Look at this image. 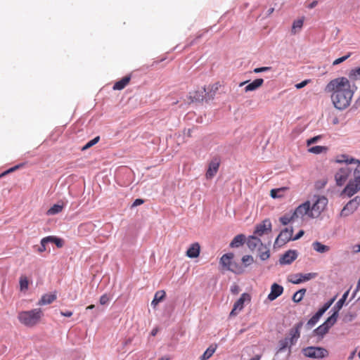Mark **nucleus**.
Instances as JSON below:
<instances>
[{
	"instance_id": "f257e3e1",
	"label": "nucleus",
	"mask_w": 360,
	"mask_h": 360,
	"mask_svg": "<svg viewBox=\"0 0 360 360\" xmlns=\"http://www.w3.org/2000/svg\"><path fill=\"white\" fill-rule=\"evenodd\" d=\"M356 86L352 85L345 77L331 79L326 86L324 91L330 94L334 107L338 110H345L351 103Z\"/></svg>"
},
{
	"instance_id": "f03ea898",
	"label": "nucleus",
	"mask_w": 360,
	"mask_h": 360,
	"mask_svg": "<svg viewBox=\"0 0 360 360\" xmlns=\"http://www.w3.org/2000/svg\"><path fill=\"white\" fill-rule=\"evenodd\" d=\"M328 202V198L325 196L314 195L311 200L305 201L295 209V215L302 219L304 217L318 218L326 210Z\"/></svg>"
},
{
	"instance_id": "7ed1b4c3",
	"label": "nucleus",
	"mask_w": 360,
	"mask_h": 360,
	"mask_svg": "<svg viewBox=\"0 0 360 360\" xmlns=\"http://www.w3.org/2000/svg\"><path fill=\"white\" fill-rule=\"evenodd\" d=\"M44 316L42 310L39 308L28 311H20L18 314V319L23 326L32 328L37 326Z\"/></svg>"
},
{
	"instance_id": "20e7f679",
	"label": "nucleus",
	"mask_w": 360,
	"mask_h": 360,
	"mask_svg": "<svg viewBox=\"0 0 360 360\" xmlns=\"http://www.w3.org/2000/svg\"><path fill=\"white\" fill-rule=\"evenodd\" d=\"M302 326V323H299L296 325L294 328L290 330L289 334L288 337L280 340L278 341V349L277 350V353L282 352L285 349H288V356L291 354V347L294 345L297 340L300 337V329Z\"/></svg>"
},
{
	"instance_id": "39448f33",
	"label": "nucleus",
	"mask_w": 360,
	"mask_h": 360,
	"mask_svg": "<svg viewBox=\"0 0 360 360\" xmlns=\"http://www.w3.org/2000/svg\"><path fill=\"white\" fill-rule=\"evenodd\" d=\"M233 253L225 254L221 257L219 263L224 269L232 271L237 274H243L244 272V269L242 266L233 262Z\"/></svg>"
},
{
	"instance_id": "423d86ee",
	"label": "nucleus",
	"mask_w": 360,
	"mask_h": 360,
	"mask_svg": "<svg viewBox=\"0 0 360 360\" xmlns=\"http://www.w3.org/2000/svg\"><path fill=\"white\" fill-rule=\"evenodd\" d=\"M302 352L305 357L316 359H323L329 355L328 351L321 347H307L302 349Z\"/></svg>"
},
{
	"instance_id": "0eeeda50",
	"label": "nucleus",
	"mask_w": 360,
	"mask_h": 360,
	"mask_svg": "<svg viewBox=\"0 0 360 360\" xmlns=\"http://www.w3.org/2000/svg\"><path fill=\"white\" fill-rule=\"evenodd\" d=\"M354 179L350 181L345 188L343 193L351 197L360 190V164L354 172Z\"/></svg>"
},
{
	"instance_id": "6e6552de",
	"label": "nucleus",
	"mask_w": 360,
	"mask_h": 360,
	"mask_svg": "<svg viewBox=\"0 0 360 360\" xmlns=\"http://www.w3.org/2000/svg\"><path fill=\"white\" fill-rule=\"evenodd\" d=\"M251 296L250 294L244 292L240 298L234 303L233 307L230 313V316H236L244 308L245 302H250Z\"/></svg>"
},
{
	"instance_id": "1a4fd4ad",
	"label": "nucleus",
	"mask_w": 360,
	"mask_h": 360,
	"mask_svg": "<svg viewBox=\"0 0 360 360\" xmlns=\"http://www.w3.org/2000/svg\"><path fill=\"white\" fill-rule=\"evenodd\" d=\"M335 297L330 299L329 301L326 302L324 305L319 309V311L308 321L307 324L310 326H314L322 315L329 309L335 301Z\"/></svg>"
},
{
	"instance_id": "9d476101",
	"label": "nucleus",
	"mask_w": 360,
	"mask_h": 360,
	"mask_svg": "<svg viewBox=\"0 0 360 360\" xmlns=\"http://www.w3.org/2000/svg\"><path fill=\"white\" fill-rule=\"evenodd\" d=\"M337 319L335 315L329 316L326 321L314 330V332L318 335L323 336L328 332V330L336 323Z\"/></svg>"
},
{
	"instance_id": "9b49d317",
	"label": "nucleus",
	"mask_w": 360,
	"mask_h": 360,
	"mask_svg": "<svg viewBox=\"0 0 360 360\" xmlns=\"http://www.w3.org/2000/svg\"><path fill=\"white\" fill-rule=\"evenodd\" d=\"M292 233L293 230L292 228H285L276 238L275 244L278 246H282L289 240H292Z\"/></svg>"
},
{
	"instance_id": "f8f14e48",
	"label": "nucleus",
	"mask_w": 360,
	"mask_h": 360,
	"mask_svg": "<svg viewBox=\"0 0 360 360\" xmlns=\"http://www.w3.org/2000/svg\"><path fill=\"white\" fill-rule=\"evenodd\" d=\"M271 226L270 220L265 219L262 223L256 226L254 233L258 236L267 234L271 231Z\"/></svg>"
},
{
	"instance_id": "ddd939ff",
	"label": "nucleus",
	"mask_w": 360,
	"mask_h": 360,
	"mask_svg": "<svg viewBox=\"0 0 360 360\" xmlns=\"http://www.w3.org/2000/svg\"><path fill=\"white\" fill-rule=\"evenodd\" d=\"M360 203V199L359 197H356L351 200L342 210L341 216H348L353 213L356 210Z\"/></svg>"
},
{
	"instance_id": "4468645a",
	"label": "nucleus",
	"mask_w": 360,
	"mask_h": 360,
	"mask_svg": "<svg viewBox=\"0 0 360 360\" xmlns=\"http://www.w3.org/2000/svg\"><path fill=\"white\" fill-rule=\"evenodd\" d=\"M350 173L351 169L348 166H345V167L340 169L335 176L337 184L338 186L343 185L347 181Z\"/></svg>"
},
{
	"instance_id": "2eb2a0df",
	"label": "nucleus",
	"mask_w": 360,
	"mask_h": 360,
	"mask_svg": "<svg viewBox=\"0 0 360 360\" xmlns=\"http://www.w3.org/2000/svg\"><path fill=\"white\" fill-rule=\"evenodd\" d=\"M220 165V159L214 157L209 163L208 169L206 172V178H212L218 172Z\"/></svg>"
},
{
	"instance_id": "dca6fc26",
	"label": "nucleus",
	"mask_w": 360,
	"mask_h": 360,
	"mask_svg": "<svg viewBox=\"0 0 360 360\" xmlns=\"http://www.w3.org/2000/svg\"><path fill=\"white\" fill-rule=\"evenodd\" d=\"M297 257V252L295 250H288L282 257L280 258L279 262L281 264H290L294 260L296 259Z\"/></svg>"
},
{
	"instance_id": "f3484780",
	"label": "nucleus",
	"mask_w": 360,
	"mask_h": 360,
	"mask_svg": "<svg viewBox=\"0 0 360 360\" xmlns=\"http://www.w3.org/2000/svg\"><path fill=\"white\" fill-rule=\"evenodd\" d=\"M283 292V286L274 283L271 286V292L268 295V299L273 301L282 295Z\"/></svg>"
},
{
	"instance_id": "a211bd4d",
	"label": "nucleus",
	"mask_w": 360,
	"mask_h": 360,
	"mask_svg": "<svg viewBox=\"0 0 360 360\" xmlns=\"http://www.w3.org/2000/svg\"><path fill=\"white\" fill-rule=\"evenodd\" d=\"M349 290H347L342 295V297L336 302L333 307V313L332 315H335V318L338 319L339 311L342 309L345 300H347Z\"/></svg>"
},
{
	"instance_id": "6ab92c4d",
	"label": "nucleus",
	"mask_w": 360,
	"mask_h": 360,
	"mask_svg": "<svg viewBox=\"0 0 360 360\" xmlns=\"http://www.w3.org/2000/svg\"><path fill=\"white\" fill-rule=\"evenodd\" d=\"M200 252V246L198 243H194L191 245L186 252V255L189 258H196Z\"/></svg>"
},
{
	"instance_id": "aec40b11",
	"label": "nucleus",
	"mask_w": 360,
	"mask_h": 360,
	"mask_svg": "<svg viewBox=\"0 0 360 360\" xmlns=\"http://www.w3.org/2000/svg\"><path fill=\"white\" fill-rule=\"evenodd\" d=\"M262 245L261 240L255 236H251L248 238L247 245L252 251Z\"/></svg>"
},
{
	"instance_id": "412c9836",
	"label": "nucleus",
	"mask_w": 360,
	"mask_h": 360,
	"mask_svg": "<svg viewBox=\"0 0 360 360\" xmlns=\"http://www.w3.org/2000/svg\"><path fill=\"white\" fill-rule=\"evenodd\" d=\"M131 80V76L127 75L122 77L120 81L116 82L113 85V90H122L129 84Z\"/></svg>"
},
{
	"instance_id": "4be33fe9",
	"label": "nucleus",
	"mask_w": 360,
	"mask_h": 360,
	"mask_svg": "<svg viewBox=\"0 0 360 360\" xmlns=\"http://www.w3.org/2000/svg\"><path fill=\"white\" fill-rule=\"evenodd\" d=\"M316 276V274L309 273L306 274H297L295 276V278H297L295 280L291 281L292 283L298 284L303 281H309Z\"/></svg>"
},
{
	"instance_id": "5701e85b",
	"label": "nucleus",
	"mask_w": 360,
	"mask_h": 360,
	"mask_svg": "<svg viewBox=\"0 0 360 360\" xmlns=\"http://www.w3.org/2000/svg\"><path fill=\"white\" fill-rule=\"evenodd\" d=\"M56 292L52 294H45L42 295L40 300L38 302V305H45V304H49L52 303L53 301L56 300Z\"/></svg>"
},
{
	"instance_id": "b1692460",
	"label": "nucleus",
	"mask_w": 360,
	"mask_h": 360,
	"mask_svg": "<svg viewBox=\"0 0 360 360\" xmlns=\"http://www.w3.org/2000/svg\"><path fill=\"white\" fill-rule=\"evenodd\" d=\"M263 83H264L263 79H262V78L256 79L252 82L248 84L245 87V91L246 92L255 91V90L257 89L258 88H259L260 86H262Z\"/></svg>"
},
{
	"instance_id": "393cba45",
	"label": "nucleus",
	"mask_w": 360,
	"mask_h": 360,
	"mask_svg": "<svg viewBox=\"0 0 360 360\" xmlns=\"http://www.w3.org/2000/svg\"><path fill=\"white\" fill-rule=\"evenodd\" d=\"M296 219H300V217L295 215V210L292 214H286L284 216L280 217L279 220L283 225H287L290 221H292Z\"/></svg>"
},
{
	"instance_id": "a878e982",
	"label": "nucleus",
	"mask_w": 360,
	"mask_h": 360,
	"mask_svg": "<svg viewBox=\"0 0 360 360\" xmlns=\"http://www.w3.org/2000/svg\"><path fill=\"white\" fill-rule=\"evenodd\" d=\"M166 295V292L165 290H158L155 292L154 298L151 302V305L153 307H155L160 302L162 301Z\"/></svg>"
},
{
	"instance_id": "bb28decb",
	"label": "nucleus",
	"mask_w": 360,
	"mask_h": 360,
	"mask_svg": "<svg viewBox=\"0 0 360 360\" xmlns=\"http://www.w3.org/2000/svg\"><path fill=\"white\" fill-rule=\"evenodd\" d=\"M205 89L204 88L200 91H195L190 93V100L191 102L202 101L204 98V92Z\"/></svg>"
},
{
	"instance_id": "cd10ccee",
	"label": "nucleus",
	"mask_w": 360,
	"mask_h": 360,
	"mask_svg": "<svg viewBox=\"0 0 360 360\" xmlns=\"http://www.w3.org/2000/svg\"><path fill=\"white\" fill-rule=\"evenodd\" d=\"M217 347V345H211L200 357V360L209 359L215 352Z\"/></svg>"
},
{
	"instance_id": "c85d7f7f",
	"label": "nucleus",
	"mask_w": 360,
	"mask_h": 360,
	"mask_svg": "<svg viewBox=\"0 0 360 360\" xmlns=\"http://www.w3.org/2000/svg\"><path fill=\"white\" fill-rule=\"evenodd\" d=\"M245 236L243 234L237 235L233 238L230 243L231 248H238L242 245L245 242Z\"/></svg>"
},
{
	"instance_id": "c756f323",
	"label": "nucleus",
	"mask_w": 360,
	"mask_h": 360,
	"mask_svg": "<svg viewBox=\"0 0 360 360\" xmlns=\"http://www.w3.org/2000/svg\"><path fill=\"white\" fill-rule=\"evenodd\" d=\"M312 247L314 250L320 253H324L329 251L330 248L327 245H323L320 242L316 241L312 243Z\"/></svg>"
},
{
	"instance_id": "7c9ffc66",
	"label": "nucleus",
	"mask_w": 360,
	"mask_h": 360,
	"mask_svg": "<svg viewBox=\"0 0 360 360\" xmlns=\"http://www.w3.org/2000/svg\"><path fill=\"white\" fill-rule=\"evenodd\" d=\"M258 251L259 257L263 261L266 260L270 257L269 250L263 245L259 248Z\"/></svg>"
},
{
	"instance_id": "2f4dec72",
	"label": "nucleus",
	"mask_w": 360,
	"mask_h": 360,
	"mask_svg": "<svg viewBox=\"0 0 360 360\" xmlns=\"http://www.w3.org/2000/svg\"><path fill=\"white\" fill-rule=\"evenodd\" d=\"M304 23V19H298L295 20L292 23L291 32L293 34L298 32L302 27Z\"/></svg>"
},
{
	"instance_id": "473e14b6",
	"label": "nucleus",
	"mask_w": 360,
	"mask_h": 360,
	"mask_svg": "<svg viewBox=\"0 0 360 360\" xmlns=\"http://www.w3.org/2000/svg\"><path fill=\"white\" fill-rule=\"evenodd\" d=\"M337 162H339V163H342V162H345V163H358L359 165L360 164V162L357 160H355L354 158H349L347 155H342L341 156H340L338 159H337Z\"/></svg>"
},
{
	"instance_id": "72a5a7b5",
	"label": "nucleus",
	"mask_w": 360,
	"mask_h": 360,
	"mask_svg": "<svg viewBox=\"0 0 360 360\" xmlns=\"http://www.w3.org/2000/svg\"><path fill=\"white\" fill-rule=\"evenodd\" d=\"M20 291H26L29 287V280L26 276L22 275L20 277Z\"/></svg>"
},
{
	"instance_id": "f704fd0d",
	"label": "nucleus",
	"mask_w": 360,
	"mask_h": 360,
	"mask_svg": "<svg viewBox=\"0 0 360 360\" xmlns=\"http://www.w3.org/2000/svg\"><path fill=\"white\" fill-rule=\"evenodd\" d=\"M63 205L55 204L50 209H49V210L47 211V214L53 215L58 214L63 210Z\"/></svg>"
},
{
	"instance_id": "c9c22d12",
	"label": "nucleus",
	"mask_w": 360,
	"mask_h": 360,
	"mask_svg": "<svg viewBox=\"0 0 360 360\" xmlns=\"http://www.w3.org/2000/svg\"><path fill=\"white\" fill-rule=\"evenodd\" d=\"M306 292V289H301L298 291H297L294 295H293V297H292V300L295 302H300L304 294Z\"/></svg>"
},
{
	"instance_id": "e433bc0d",
	"label": "nucleus",
	"mask_w": 360,
	"mask_h": 360,
	"mask_svg": "<svg viewBox=\"0 0 360 360\" xmlns=\"http://www.w3.org/2000/svg\"><path fill=\"white\" fill-rule=\"evenodd\" d=\"M349 77L353 80L360 79V67L352 69L349 74Z\"/></svg>"
},
{
	"instance_id": "4c0bfd02",
	"label": "nucleus",
	"mask_w": 360,
	"mask_h": 360,
	"mask_svg": "<svg viewBox=\"0 0 360 360\" xmlns=\"http://www.w3.org/2000/svg\"><path fill=\"white\" fill-rule=\"evenodd\" d=\"M327 150V148L321 146H313L309 149V152L319 154Z\"/></svg>"
},
{
	"instance_id": "58836bf2",
	"label": "nucleus",
	"mask_w": 360,
	"mask_h": 360,
	"mask_svg": "<svg viewBox=\"0 0 360 360\" xmlns=\"http://www.w3.org/2000/svg\"><path fill=\"white\" fill-rule=\"evenodd\" d=\"M242 263L245 267H248L254 262V258L251 255H245L242 257Z\"/></svg>"
},
{
	"instance_id": "ea45409f",
	"label": "nucleus",
	"mask_w": 360,
	"mask_h": 360,
	"mask_svg": "<svg viewBox=\"0 0 360 360\" xmlns=\"http://www.w3.org/2000/svg\"><path fill=\"white\" fill-rule=\"evenodd\" d=\"M100 140V136H96L95 137L94 139H93L92 140L89 141L88 143H86V145H84L82 150H85L91 147H92L93 146H94L95 144H96Z\"/></svg>"
},
{
	"instance_id": "a19ab883",
	"label": "nucleus",
	"mask_w": 360,
	"mask_h": 360,
	"mask_svg": "<svg viewBox=\"0 0 360 360\" xmlns=\"http://www.w3.org/2000/svg\"><path fill=\"white\" fill-rule=\"evenodd\" d=\"M350 55H351V53H348L347 55H346L345 56H342L341 58H339L335 60L333 62V65H337L344 62L345 60H346L350 56Z\"/></svg>"
},
{
	"instance_id": "79ce46f5",
	"label": "nucleus",
	"mask_w": 360,
	"mask_h": 360,
	"mask_svg": "<svg viewBox=\"0 0 360 360\" xmlns=\"http://www.w3.org/2000/svg\"><path fill=\"white\" fill-rule=\"evenodd\" d=\"M109 296L107 294H104L100 297L99 302L101 304L104 305L106 304L109 302Z\"/></svg>"
},
{
	"instance_id": "37998d69",
	"label": "nucleus",
	"mask_w": 360,
	"mask_h": 360,
	"mask_svg": "<svg viewBox=\"0 0 360 360\" xmlns=\"http://www.w3.org/2000/svg\"><path fill=\"white\" fill-rule=\"evenodd\" d=\"M271 69V67H262V68H255L253 72L255 73H259V72H266V71H269Z\"/></svg>"
},
{
	"instance_id": "c03bdc74",
	"label": "nucleus",
	"mask_w": 360,
	"mask_h": 360,
	"mask_svg": "<svg viewBox=\"0 0 360 360\" xmlns=\"http://www.w3.org/2000/svg\"><path fill=\"white\" fill-rule=\"evenodd\" d=\"M321 138V136H316L311 139H309L307 141V145L310 146L314 143H316L318 140H319Z\"/></svg>"
},
{
	"instance_id": "a18cd8bd",
	"label": "nucleus",
	"mask_w": 360,
	"mask_h": 360,
	"mask_svg": "<svg viewBox=\"0 0 360 360\" xmlns=\"http://www.w3.org/2000/svg\"><path fill=\"white\" fill-rule=\"evenodd\" d=\"M309 82H310V80H309V79L304 80V81H302V82H300V83H298V84H295V87H296L297 89H302V88H303L304 86H305L307 84H309Z\"/></svg>"
},
{
	"instance_id": "49530a36",
	"label": "nucleus",
	"mask_w": 360,
	"mask_h": 360,
	"mask_svg": "<svg viewBox=\"0 0 360 360\" xmlns=\"http://www.w3.org/2000/svg\"><path fill=\"white\" fill-rule=\"evenodd\" d=\"M53 243L56 244L58 248H62L63 246L64 242L61 238L56 237Z\"/></svg>"
},
{
	"instance_id": "de8ad7c7",
	"label": "nucleus",
	"mask_w": 360,
	"mask_h": 360,
	"mask_svg": "<svg viewBox=\"0 0 360 360\" xmlns=\"http://www.w3.org/2000/svg\"><path fill=\"white\" fill-rule=\"evenodd\" d=\"M56 237L55 236H47V237H45V238H43V242L44 243H53L55 241V239H56Z\"/></svg>"
},
{
	"instance_id": "09e8293b",
	"label": "nucleus",
	"mask_w": 360,
	"mask_h": 360,
	"mask_svg": "<svg viewBox=\"0 0 360 360\" xmlns=\"http://www.w3.org/2000/svg\"><path fill=\"white\" fill-rule=\"evenodd\" d=\"M46 243H44L43 242V238H42L41 240V245L38 248V252H40V253L44 252L46 250Z\"/></svg>"
},
{
	"instance_id": "8fccbe9b",
	"label": "nucleus",
	"mask_w": 360,
	"mask_h": 360,
	"mask_svg": "<svg viewBox=\"0 0 360 360\" xmlns=\"http://www.w3.org/2000/svg\"><path fill=\"white\" fill-rule=\"evenodd\" d=\"M143 202H144V200H143V199H140V198H139V199H136V200L134 201V202H133V204H132L131 207H136V206L141 205H142Z\"/></svg>"
},
{
	"instance_id": "3c124183",
	"label": "nucleus",
	"mask_w": 360,
	"mask_h": 360,
	"mask_svg": "<svg viewBox=\"0 0 360 360\" xmlns=\"http://www.w3.org/2000/svg\"><path fill=\"white\" fill-rule=\"evenodd\" d=\"M240 291V288L237 285H233V286H231V292L233 293V294H238Z\"/></svg>"
},
{
	"instance_id": "603ef678",
	"label": "nucleus",
	"mask_w": 360,
	"mask_h": 360,
	"mask_svg": "<svg viewBox=\"0 0 360 360\" xmlns=\"http://www.w3.org/2000/svg\"><path fill=\"white\" fill-rule=\"evenodd\" d=\"M304 233V231L303 230H300L295 237L292 238V240H296L300 238Z\"/></svg>"
},
{
	"instance_id": "864d4df0",
	"label": "nucleus",
	"mask_w": 360,
	"mask_h": 360,
	"mask_svg": "<svg viewBox=\"0 0 360 360\" xmlns=\"http://www.w3.org/2000/svg\"><path fill=\"white\" fill-rule=\"evenodd\" d=\"M279 189H272L270 191V195L273 198H278V195H277V193L279 191Z\"/></svg>"
},
{
	"instance_id": "5fc2aeb1",
	"label": "nucleus",
	"mask_w": 360,
	"mask_h": 360,
	"mask_svg": "<svg viewBox=\"0 0 360 360\" xmlns=\"http://www.w3.org/2000/svg\"><path fill=\"white\" fill-rule=\"evenodd\" d=\"M18 167H12L9 169H8L7 171L3 172L2 174H0V178H1L2 176H5L6 174L14 171Z\"/></svg>"
},
{
	"instance_id": "6e6d98bb",
	"label": "nucleus",
	"mask_w": 360,
	"mask_h": 360,
	"mask_svg": "<svg viewBox=\"0 0 360 360\" xmlns=\"http://www.w3.org/2000/svg\"><path fill=\"white\" fill-rule=\"evenodd\" d=\"M60 314L63 316L70 317L72 315V312L70 311H61Z\"/></svg>"
},
{
	"instance_id": "4d7b16f0",
	"label": "nucleus",
	"mask_w": 360,
	"mask_h": 360,
	"mask_svg": "<svg viewBox=\"0 0 360 360\" xmlns=\"http://www.w3.org/2000/svg\"><path fill=\"white\" fill-rule=\"evenodd\" d=\"M318 4V1H313L309 6H308V8H314Z\"/></svg>"
},
{
	"instance_id": "13d9d810",
	"label": "nucleus",
	"mask_w": 360,
	"mask_h": 360,
	"mask_svg": "<svg viewBox=\"0 0 360 360\" xmlns=\"http://www.w3.org/2000/svg\"><path fill=\"white\" fill-rule=\"evenodd\" d=\"M219 83H215L212 86V89L216 91L218 90L219 89Z\"/></svg>"
},
{
	"instance_id": "bf43d9fd",
	"label": "nucleus",
	"mask_w": 360,
	"mask_h": 360,
	"mask_svg": "<svg viewBox=\"0 0 360 360\" xmlns=\"http://www.w3.org/2000/svg\"><path fill=\"white\" fill-rule=\"evenodd\" d=\"M355 353H356V351L352 352L349 356V359H352L355 355Z\"/></svg>"
},
{
	"instance_id": "052dcab7",
	"label": "nucleus",
	"mask_w": 360,
	"mask_h": 360,
	"mask_svg": "<svg viewBox=\"0 0 360 360\" xmlns=\"http://www.w3.org/2000/svg\"><path fill=\"white\" fill-rule=\"evenodd\" d=\"M158 332V330L157 329H153L152 331H151V335L155 336L156 335Z\"/></svg>"
},
{
	"instance_id": "680f3d73",
	"label": "nucleus",
	"mask_w": 360,
	"mask_h": 360,
	"mask_svg": "<svg viewBox=\"0 0 360 360\" xmlns=\"http://www.w3.org/2000/svg\"><path fill=\"white\" fill-rule=\"evenodd\" d=\"M355 248H356V249L355 250V252H360V245H356V246H355Z\"/></svg>"
},
{
	"instance_id": "e2e57ef3",
	"label": "nucleus",
	"mask_w": 360,
	"mask_h": 360,
	"mask_svg": "<svg viewBox=\"0 0 360 360\" xmlns=\"http://www.w3.org/2000/svg\"><path fill=\"white\" fill-rule=\"evenodd\" d=\"M95 307L94 304H91L86 307V309H92Z\"/></svg>"
},
{
	"instance_id": "0e129e2a",
	"label": "nucleus",
	"mask_w": 360,
	"mask_h": 360,
	"mask_svg": "<svg viewBox=\"0 0 360 360\" xmlns=\"http://www.w3.org/2000/svg\"><path fill=\"white\" fill-rule=\"evenodd\" d=\"M259 359H260V356L257 355V356H255V357L252 358V359H250V360H259Z\"/></svg>"
},
{
	"instance_id": "69168bd1",
	"label": "nucleus",
	"mask_w": 360,
	"mask_h": 360,
	"mask_svg": "<svg viewBox=\"0 0 360 360\" xmlns=\"http://www.w3.org/2000/svg\"><path fill=\"white\" fill-rule=\"evenodd\" d=\"M158 360H170V359L169 357H162L160 359H159Z\"/></svg>"
},
{
	"instance_id": "338daca9",
	"label": "nucleus",
	"mask_w": 360,
	"mask_h": 360,
	"mask_svg": "<svg viewBox=\"0 0 360 360\" xmlns=\"http://www.w3.org/2000/svg\"><path fill=\"white\" fill-rule=\"evenodd\" d=\"M247 82H242V83H240V86H243V84H246Z\"/></svg>"
}]
</instances>
